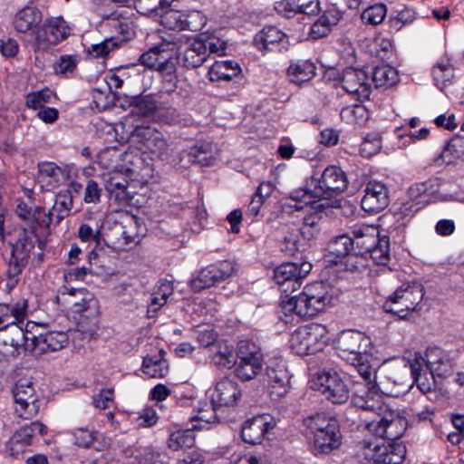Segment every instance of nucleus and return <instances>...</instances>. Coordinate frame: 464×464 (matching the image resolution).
<instances>
[{"instance_id": "39", "label": "nucleus", "mask_w": 464, "mask_h": 464, "mask_svg": "<svg viewBox=\"0 0 464 464\" xmlns=\"http://www.w3.org/2000/svg\"><path fill=\"white\" fill-rule=\"evenodd\" d=\"M105 188L110 198L119 205H127L132 198L130 192L128 191V181L123 178L111 177L106 181Z\"/></svg>"}, {"instance_id": "32", "label": "nucleus", "mask_w": 464, "mask_h": 464, "mask_svg": "<svg viewBox=\"0 0 464 464\" xmlns=\"http://www.w3.org/2000/svg\"><path fill=\"white\" fill-rule=\"evenodd\" d=\"M270 395L274 400L283 397L288 391L289 377L286 370L276 363L266 368Z\"/></svg>"}, {"instance_id": "8", "label": "nucleus", "mask_w": 464, "mask_h": 464, "mask_svg": "<svg viewBox=\"0 0 464 464\" xmlns=\"http://www.w3.org/2000/svg\"><path fill=\"white\" fill-rule=\"evenodd\" d=\"M424 296L423 286L415 282L403 283L383 304L387 313L396 314L401 319L416 310Z\"/></svg>"}, {"instance_id": "44", "label": "nucleus", "mask_w": 464, "mask_h": 464, "mask_svg": "<svg viewBox=\"0 0 464 464\" xmlns=\"http://www.w3.org/2000/svg\"><path fill=\"white\" fill-rule=\"evenodd\" d=\"M372 81L376 87L392 85L398 81V72L389 64H380L374 68Z\"/></svg>"}, {"instance_id": "16", "label": "nucleus", "mask_w": 464, "mask_h": 464, "mask_svg": "<svg viewBox=\"0 0 464 464\" xmlns=\"http://www.w3.org/2000/svg\"><path fill=\"white\" fill-rule=\"evenodd\" d=\"M314 193L318 198H329L343 192L348 186L344 171L336 166L324 169L320 178L314 180Z\"/></svg>"}, {"instance_id": "17", "label": "nucleus", "mask_w": 464, "mask_h": 464, "mask_svg": "<svg viewBox=\"0 0 464 464\" xmlns=\"http://www.w3.org/2000/svg\"><path fill=\"white\" fill-rule=\"evenodd\" d=\"M321 327L316 324L296 329L289 341L291 350L301 356L321 351L324 347V342L321 341Z\"/></svg>"}, {"instance_id": "28", "label": "nucleus", "mask_w": 464, "mask_h": 464, "mask_svg": "<svg viewBox=\"0 0 464 464\" xmlns=\"http://www.w3.org/2000/svg\"><path fill=\"white\" fill-rule=\"evenodd\" d=\"M68 171L53 162L46 161L38 164L37 179L48 190L58 188L68 179Z\"/></svg>"}, {"instance_id": "19", "label": "nucleus", "mask_w": 464, "mask_h": 464, "mask_svg": "<svg viewBox=\"0 0 464 464\" xmlns=\"http://www.w3.org/2000/svg\"><path fill=\"white\" fill-rule=\"evenodd\" d=\"M235 272L234 264L224 260L202 268L190 281L193 291L199 292L211 287L218 282L229 278Z\"/></svg>"}, {"instance_id": "25", "label": "nucleus", "mask_w": 464, "mask_h": 464, "mask_svg": "<svg viewBox=\"0 0 464 464\" xmlns=\"http://www.w3.org/2000/svg\"><path fill=\"white\" fill-rule=\"evenodd\" d=\"M409 368L412 382L418 389L428 393L435 388V375L430 373L429 368L425 367V358L420 353L415 352L408 358Z\"/></svg>"}, {"instance_id": "7", "label": "nucleus", "mask_w": 464, "mask_h": 464, "mask_svg": "<svg viewBox=\"0 0 464 464\" xmlns=\"http://www.w3.org/2000/svg\"><path fill=\"white\" fill-rule=\"evenodd\" d=\"M39 240L35 227L24 228L19 234L17 241L12 245L11 256L5 276L8 277L6 284L8 288H14L18 282V276L27 265L30 253Z\"/></svg>"}, {"instance_id": "35", "label": "nucleus", "mask_w": 464, "mask_h": 464, "mask_svg": "<svg viewBox=\"0 0 464 464\" xmlns=\"http://www.w3.org/2000/svg\"><path fill=\"white\" fill-rule=\"evenodd\" d=\"M241 72L239 64L232 60L217 61L208 70V78L211 82L231 81Z\"/></svg>"}, {"instance_id": "4", "label": "nucleus", "mask_w": 464, "mask_h": 464, "mask_svg": "<svg viewBox=\"0 0 464 464\" xmlns=\"http://www.w3.org/2000/svg\"><path fill=\"white\" fill-rule=\"evenodd\" d=\"M58 303H62L64 309L81 315L79 327L71 335L75 338L77 335H83L91 340L97 332L99 314L98 301L92 295L84 289L64 288L56 296Z\"/></svg>"}, {"instance_id": "21", "label": "nucleus", "mask_w": 464, "mask_h": 464, "mask_svg": "<svg viewBox=\"0 0 464 464\" xmlns=\"http://www.w3.org/2000/svg\"><path fill=\"white\" fill-rule=\"evenodd\" d=\"M135 236L127 224L108 218L103 222L102 244L115 250H124L132 243Z\"/></svg>"}, {"instance_id": "53", "label": "nucleus", "mask_w": 464, "mask_h": 464, "mask_svg": "<svg viewBox=\"0 0 464 464\" xmlns=\"http://www.w3.org/2000/svg\"><path fill=\"white\" fill-rule=\"evenodd\" d=\"M353 246V241L352 237L347 235H342L329 243L328 249L332 256L341 258L348 256Z\"/></svg>"}, {"instance_id": "33", "label": "nucleus", "mask_w": 464, "mask_h": 464, "mask_svg": "<svg viewBox=\"0 0 464 464\" xmlns=\"http://www.w3.org/2000/svg\"><path fill=\"white\" fill-rule=\"evenodd\" d=\"M33 335L31 332H24L23 328L19 325H14L9 328L7 335L4 340V343L10 345L14 348L11 352L13 355H18L19 350L24 349L34 353L35 351L34 342H33Z\"/></svg>"}, {"instance_id": "56", "label": "nucleus", "mask_w": 464, "mask_h": 464, "mask_svg": "<svg viewBox=\"0 0 464 464\" xmlns=\"http://www.w3.org/2000/svg\"><path fill=\"white\" fill-rule=\"evenodd\" d=\"M337 19L334 15H323L316 22L313 24L310 30V34L314 39H318L326 36L335 25Z\"/></svg>"}, {"instance_id": "11", "label": "nucleus", "mask_w": 464, "mask_h": 464, "mask_svg": "<svg viewBox=\"0 0 464 464\" xmlns=\"http://www.w3.org/2000/svg\"><path fill=\"white\" fill-rule=\"evenodd\" d=\"M130 138H136L142 142L146 150L152 155L161 160H167L170 158L171 145L168 142L164 135L150 127L140 126L130 130L126 136H122L123 141Z\"/></svg>"}, {"instance_id": "45", "label": "nucleus", "mask_w": 464, "mask_h": 464, "mask_svg": "<svg viewBox=\"0 0 464 464\" xmlns=\"http://www.w3.org/2000/svg\"><path fill=\"white\" fill-rule=\"evenodd\" d=\"M367 256L377 265L386 266L390 261V238L382 235L375 246L367 253Z\"/></svg>"}, {"instance_id": "36", "label": "nucleus", "mask_w": 464, "mask_h": 464, "mask_svg": "<svg viewBox=\"0 0 464 464\" xmlns=\"http://www.w3.org/2000/svg\"><path fill=\"white\" fill-rule=\"evenodd\" d=\"M425 367L435 376L445 377L451 369V362L440 349L428 350Z\"/></svg>"}, {"instance_id": "29", "label": "nucleus", "mask_w": 464, "mask_h": 464, "mask_svg": "<svg viewBox=\"0 0 464 464\" xmlns=\"http://www.w3.org/2000/svg\"><path fill=\"white\" fill-rule=\"evenodd\" d=\"M255 44L262 52L281 51L287 44L286 35L274 26L264 28L254 39Z\"/></svg>"}, {"instance_id": "64", "label": "nucleus", "mask_w": 464, "mask_h": 464, "mask_svg": "<svg viewBox=\"0 0 464 464\" xmlns=\"http://www.w3.org/2000/svg\"><path fill=\"white\" fill-rule=\"evenodd\" d=\"M314 198L316 197L314 193V190L308 191L303 188L295 190L290 194V198L295 202L293 207L296 210L303 209L304 206H308L314 203Z\"/></svg>"}, {"instance_id": "62", "label": "nucleus", "mask_w": 464, "mask_h": 464, "mask_svg": "<svg viewBox=\"0 0 464 464\" xmlns=\"http://www.w3.org/2000/svg\"><path fill=\"white\" fill-rule=\"evenodd\" d=\"M206 24V17L202 13L194 11L189 14H184L183 30L197 32L201 30Z\"/></svg>"}, {"instance_id": "55", "label": "nucleus", "mask_w": 464, "mask_h": 464, "mask_svg": "<svg viewBox=\"0 0 464 464\" xmlns=\"http://www.w3.org/2000/svg\"><path fill=\"white\" fill-rule=\"evenodd\" d=\"M387 14L384 4H375L363 10L361 18L366 24L377 25L381 24Z\"/></svg>"}, {"instance_id": "1", "label": "nucleus", "mask_w": 464, "mask_h": 464, "mask_svg": "<svg viewBox=\"0 0 464 464\" xmlns=\"http://www.w3.org/2000/svg\"><path fill=\"white\" fill-rule=\"evenodd\" d=\"M364 395L354 394L352 402L355 407L370 411L377 415V418L366 424V429L381 440L394 441L400 439L407 426V420L399 411L391 409L383 403L380 397L368 398L369 392Z\"/></svg>"}, {"instance_id": "42", "label": "nucleus", "mask_w": 464, "mask_h": 464, "mask_svg": "<svg viewBox=\"0 0 464 464\" xmlns=\"http://www.w3.org/2000/svg\"><path fill=\"white\" fill-rule=\"evenodd\" d=\"M304 423L310 430L312 435L320 433V431L329 430L339 427L338 421L334 418L327 417L324 414H316L304 419Z\"/></svg>"}, {"instance_id": "12", "label": "nucleus", "mask_w": 464, "mask_h": 464, "mask_svg": "<svg viewBox=\"0 0 464 464\" xmlns=\"http://www.w3.org/2000/svg\"><path fill=\"white\" fill-rule=\"evenodd\" d=\"M337 347L343 360L354 362L367 356L372 350V341L360 331L347 330L341 333Z\"/></svg>"}, {"instance_id": "26", "label": "nucleus", "mask_w": 464, "mask_h": 464, "mask_svg": "<svg viewBox=\"0 0 464 464\" xmlns=\"http://www.w3.org/2000/svg\"><path fill=\"white\" fill-rule=\"evenodd\" d=\"M342 85L345 92L357 95L359 99L368 98L371 93L368 73L361 69L344 70Z\"/></svg>"}, {"instance_id": "31", "label": "nucleus", "mask_w": 464, "mask_h": 464, "mask_svg": "<svg viewBox=\"0 0 464 464\" xmlns=\"http://www.w3.org/2000/svg\"><path fill=\"white\" fill-rule=\"evenodd\" d=\"M42 21V13L34 6L27 5L19 10L13 20L14 29L19 33L35 32L39 29Z\"/></svg>"}, {"instance_id": "3", "label": "nucleus", "mask_w": 464, "mask_h": 464, "mask_svg": "<svg viewBox=\"0 0 464 464\" xmlns=\"http://www.w3.org/2000/svg\"><path fill=\"white\" fill-rule=\"evenodd\" d=\"M331 287L323 282H314L306 285L298 295H285L281 301L280 318L285 323L293 322L296 315L300 318L312 317L323 311L332 302Z\"/></svg>"}, {"instance_id": "20", "label": "nucleus", "mask_w": 464, "mask_h": 464, "mask_svg": "<svg viewBox=\"0 0 464 464\" xmlns=\"http://www.w3.org/2000/svg\"><path fill=\"white\" fill-rule=\"evenodd\" d=\"M83 218L84 221L80 225L77 236L82 242H95V247L88 256L89 263L91 266L94 265L98 267H103L105 264L101 255V252L102 251L103 223L100 224L99 221L94 220L86 215Z\"/></svg>"}, {"instance_id": "61", "label": "nucleus", "mask_w": 464, "mask_h": 464, "mask_svg": "<svg viewBox=\"0 0 464 464\" xmlns=\"http://www.w3.org/2000/svg\"><path fill=\"white\" fill-rule=\"evenodd\" d=\"M351 365L354 366L361 377L366 382L368 387H372L375 383L377 374L375 370L368 363L367 356L362 359L354 360V362H348Z\"/></svg>"}, {"instance_id": "14", "label": "nucleus", "mask_w": 464, "mask_h": 464, "mask_svg": "<svg viewBox=\"0 0 464 464\" xmlns=\"http://www.w3.org/2000/svg\"><path fill=\"white\" fill-rule=\"evenodd\" d=\"M312 267L310 262L283 263L275 268L274 280L283 292L292 294L300 287L302 280L310 273Z\"/></svg>"}, {"instance_id": "18", "label": "nucleus", "mask_w": 464, "mask_h": 464, "mask_svg": "<svg viewBox=\"0 0 464 464\" xmlns=\"http://www.w3.org/2000/svg\"><path fill=\"white\" fill-rule=\"evenodd\" d=\"M70 34L71 28L63 18H51L36 30L33 44L36 50L46 51L66 39Z\"/></svg>"}, {"instance_id": "52", "label": "nucleus", "mask_w": 464, "mask_h": 464, "mask_svg": "<svg viewBox=\"0 0 464 464\" xmlns=\"http://www.w3.org/2000/svg\"><path fill=\"white\" fill-rule=\"evenodd\" d=\"M132 104L136 111L143 116L152 115L160 110V103L152 94L135 97Z\"/></svg>"}, {"instance_id": "15", "label": "nucleus", "mask_w": 464, "mask_h": 464, "mask_svg": "<svg viewBox=\"0 0 464 464\" xmlns=\"http://www.w3.org/2000/svg\"><path fill=\"white\" fill-rule=\"evenodd\" d=\"M13 396L15 404V412L20 418L29 420L39 411L38 395L32 381L20 379L14 384Z\"/></svg>"}, {"instance_id": "38", "label": "nucleus", "mask_w": 464, "mask_h": 464, "mask_svg": "<svg viewBox=\"0 0 464 464\" xmlns=\"http://www.w3.org/2000/svg\"><path fill=\"white\" fill-rule=\"evenodd\" d=\"M209 357L215 365L222 368H231L236 363L234 347L225 340L213 346Z\"/></svg>"}, {"instance_id": "41", "label": "nucleus", "mask_w": 464, "mask_h": 464, "mask_svg": "<svg viewBox=\"0 0 464 464\" xmlns=\"http://www.w3.org/2000/svg\"><path fill=\"white\" fill-rule=\"evenodd\" d=\"M432 76L435 84L443 90L454 77V69L450 61L446 58L436 63L432 69Z\"/></svg>"}, {"instance_id": "37", "label": "nucleus", "mask_w": 464, "mask_h": 464, "mask_svg": "<svg viewBox=\"0 0 464 464\" xmlns=\"http://www.w3.org/2000/svg\"><path fill=\"white\" fill-rule=\"evenodd\" d=\"M315 64L309 60L291 62L287 68V76L295 84L312 80L315 75Z\"/></svg>"}, {"instance_id": "47", "label": "nucleus", "mask_w": 464, "mask_h": 464, "mask_svg": "<svg viewBox=\"0 0 464 464\" xmlns=\"http://www.w3.org/2000/svg\"><path fill=\"white\" fill-rule=\"evenodd\" d=\"M235 373L242 381L254 379L262 370V362L246 361L245 359L236 360Z\"/></svg>"}, {"instance_id": "43", "label": "nucleus", "mask_w": 464, "mask_h": 464, "mask_svg": "<svg viewBox=\"0 0 464 464\" xmlns=\"http://www.w3.org/2000/svg\"><path fill=\"white\" fill-rule=\"evenodd\" d=\"M72 207V197L69 191L59 193L53 208L50 209L51 216L55 218V224L58 225L68 216Z\"/></svg>"}, {"instance_id": "10", "label": "nucleus", "mask_w": 464, "mask_h": 464, "mask_svg": "<svg viewBox=\"0 0 464 464\" xmlns=\"http://www.w3.org/2000/svg\"><path fill=\"white\" fill-rule=\"evenodd\" d=\"M311 386L333 403H344L349 399L347 386L336 372L323 371L315 373Z\"/></svg>"}, {"instance_id": "5", "label": "nucleus", "mask_w": 464, "mask_h": 464, "mask_svg": "<svg viewBox=\"0 0 464 464\" xmlns=\"http://www.w3.org/2000/svg\"><path fill=\"white\" fill-rule=\"evenodd\" d=\"M409 370L408 360L386 363L380 370L375 383L369 387L367 391L358 394L366 397L367 392H369L368 398H375L379 391L382 394L398 397L411 386Z\"/></svg>"}, {"instance_id": "13", "label": "nucleus", "mask_w": 464, "mask_h": 464, "mask_svg": "<svg viewBox=\"0 0 464 464\" xmlns=\"http://www.w3.org/2000/svg\"><path fill=\"white\" fill-rule=\"evenodd\" d=\"M104 18L102 24L112 28L116 34L104 39L100 44L91 45L88 53L93 58L105 57L125 42L130 34L129 24L120 20L114 13Z\"/></svg>"}, {"instance_id": "34", "label": "nucleus", "mask_w": 464, "mask_h": 464, "mask_svg": "<svg viewBox=\"0 0 464 464\" xmlns=\"http://www.w3.org/2000/svg\"><path fill=\"white\" fill-rule=\"evenodd\" d=\"M353 246L358 249V254L367 257V253L375 246L378 239L382 236L377 227L372 226H362L353 231Z\"/></svg>"}, {"instance_id": "54", "label": "nucleus", "mask_w": 464, "mask_h": 464, "mask_svg": "<svg viewBox=\"0 0 464 464\" xmlns=\"http://www.w3.org/2000/svg\"><path fill=\"white\" fill-rule=\"evenodd\" d=\"M78 63L79 57L77 55H61L54 63L53 69L56 74L70 77L76 70Z\"/></svg>"}, {"instance_id": "49", "label": "nucleus", "mask_w": 464, "mask_h": 464, "mask_svg": "<svg viewBox=\"0 0 464 464\" xmlns=\"http://www.w3.org/2000/svg\"><path fill=\"white\" fill-rule=\"evenodd\" d=\"M195 444V436L189 429L176 430L169 438V448L173 450H179L185 448H191Z\"/></svg>"}, {"instance_id": "40", "label": "nucleus", "mask_w": 464, "mask_h": 464, "mask_svg": "<svg viewBox=\"0 0 464 464\" xmlns=\"http://www.w3.org/2000/svg\"><path fill=\"white\" fill-rule=\"evenodd\" d=\"M314 436V450L320 453H328L337 449L341 444V435L339 427L329 430L320 431Z\"/></svg>"}, {"instance_id": "23", "label": "nucleus", "mask_w": 464, "mask_h": 464, "mask_svg": "<svg viewBox=\"0 0 464 464\" xmlns=\"http://www.w3.org/2000/svg\"><path fill=\"white\" fill-rule=\"evenodd\" d=\"M390 202L389 189L382 182L369 181L364 189L361 204L364 211L378 213L383 210Z\"/></svg>"}, {"instance_id": "50", "label": "nucleus", "mask_w": 464, "mask_h": 464, "mask_svg": "<svg viewBox=\"0 0 464 464\" xmlns=\"http://www.w3.org/2000/svg\"><path fill=\"white\" fill-rule=\"evenodd\" d=\"M183 17L184 13L174 9H168L160 15V24L167 29L170 30V33L183 31ZM164 32L160 33L159 37Z\"/></svg>"}, {"instance_id": "60", "label": "nucleus", "mask_w": 464, "mask_h": 464, "mask_svg": "<svg viewBox=\"0 0 464 464\" xmlns=\"http://www.w3.org/2000/svg\"><path fill=\"white\" fill-rule=\"evenodd\" d=\"M189 161L208 166L211 164L212 156L208 144H197L188 152Z\"/></svg>"}, {"instance_id": "51", "label": "nucleus", "mask_w": 464, "mask_h": 464, "mask_svg": "<svg viewBox=\"0 0 464 464\" xmlns=\"http://www.w3.org/2000/svg\"><path fill=\"white\" fill-rule=\"evenodd\" d=\"M237 357L246 361L263 362L260 347L248 340H242L238 343Z\"/></svg>"}, {"instance_id": "63", "label": "nucleus", "mask_w": 464, "mask_h": 464, "mask_svg": "<svg viewBox=\"0 0 464 464\" xmlns=\"http://www.w3.org/2000/svg\"><path fill=\"white\" fill-rule=\"evenodd\" d=\"M424 184L426 187L424 202H427V205L431 202L444 199V196L440 191V181L439 179H429L424 181Z\"/></svg>"}, {"instance_id": "57", "label": "nucleus", "mask_w": 464, "mask_h": 464, "mask_svg": "<svg viewBox=\"0 0 464 464\" xmlns=\"http://www.w3.org/2000/svg\"><path fill=\"white\" fill-rule=\"evenodd\" d=\"M54 93L48 88L33 92L26 95V106L34 110H40L46 107L45 104L51 102Z\"/></svg>"}, {"instance_id": "59", "label": "nucleus", "mask_w": 464, "mask_h": 464, "mask_svg": "<svg viewBox=\"0 0 464 464\" xmlns=\"http://www.w3.org/2000/svg\"><path fill=\"white\" fill-rule=\"evenodd\" d=\"M459 143V140H452L448 142L439 157L436 159V161L450 164L453 163L457 159L460 158L463 153V150L461 149Z\"/></svg>"}, {"instance_id": "22", "label": "nucleus", "mask_w": 464, "mask_h": 464, "mask_svg": "<svg viewBox=\"0 0 464 464\" xmlns=\"http://www.w3.org/2000/svg\"><path fill=\"white\" fill-rule=\"evenodd\" d=\"M73 331L57 332L51 331L45 334H40L39 335H33V342H34L35 351L34 354L39 355L48 352H54L63 349L67 343L70 338L75 342L77 339L88 340L83 335H77L73 338L71 334Z\"/></svg>"}, {"instance_id": "2", "label": "nucleus", "mask_w": 464, "mask_h": 464, "mask_svg": "<svg viewBox=\"0 0 464 464\" xmlns=\"http://www.w3.org/2000/svg\"><path fill=\"white\" fill-rule=\"evenodd\" d=\"M152 46L165 56L175 58L176 64L179 63L187 69L200 67L208 58L204 40L179 32L163 33L160 41Z\"/></svg>"}, {"instance_id": "27", "label": "nucleus", "mask_w": 464, "mask_h": 464, "mask_svg": "<svg viewBox=\"0 0 464 464\" xmlns=\"http://www.w3.org/2000/svg\"><path fill=\"white\" fill-rule=\"evenodd\" d=\"M241 395L238 384L224 377L217 382L211 401L215 406H234L239 401Z\"/></svg>"}, {"instance_id": "24", "label": "nucleus", "mask_w": 464, "mask_h": 464, "mask_svg": "<svg viewBox=\"0 0 464 464\" xmlns=\"http://www.w3.org/2000/svg\"><path fill=\"white\" fill-rule=\"evenodd\" d=\"M276 422L266 414L255 416L247 420L241 430V437L246 443L255 445L259 444L265 438V435L274 429Z\"/></svg>"}, {"instance_id": "9", "label": "nucleus", "mask_w": 464, "mask_h": 464, "mask_svg": "<svg viewBox=\"0 0 464 464\" xmlns=\"http://www.w3.org/2000/svg\"><path fill=\"white\" fill-rule=\"evenodd\" d=\"M141 64L154 68L163 74L162 89L166 93L173 92L177 88L176 60L165 56L152 45L140 57Z\"/></svg>"}, {"instance_id": "48", "label": "nucleus", "mask_w": 464, "mask_h": 464, "mask_svg": "<svg viewBox=\"0 0 464 464\" xmlns=\"http://www.w3.org/2000/svg\"><path fill=\"white\" fill-rule=\"evenodd\" d=\"M143 372L150 378H163L169 372V366L163 359H154L146 356L142 363Z\"/></svg>"}, {"instance_id": "46", "label": "nucleus", "mask_w": 464, "mask_h": 464, "mask_svg": "<svg viewBox=\"0 0 464 464\" xmlns=\"http://www.w3.org/2000/svg\"><path fill=\"white\" fill-rule=\"evenodd\" d=\"M323 222V215L321 212H313L304 218L303 226L300 228L302 236L311 240L314 238L320 232Z\"/></svg>"}, {"instance_id": "58", "label": "nucleus", "mask_w": 464, "mask_h": 464, "mask_svg": "<svg viewBox=\"0 0 464 464\" xmlns=\"http://www.w3.org/2000/svg\"><path fill=\"white\" fill-rule=\"evenodd\" d=\"M366 111L363 106L351 105L342 109L340 117L347 124H361L365 120Z\"/></svg>"}, {"instance_id": "6", "label": "nucleus", "mask_w": 464, "mask_h": 464, "mask_svg": "<svg viewBox=\"0 0 464 464\" xmlns=\"http://www.w3.org/2000/svg\"><path fill=\"white\" fill-rule=\"evenodd\" d=\"M405 447L394 442L363 440L358 445L357 456L362 464H401Z\"/></svg>"}, {"instance_id": "30", "label": "nucleus", "mask_w": 464, "mask_h": 464, "mask_svg": "<svg viewBox=\"0 0 464 464\" xmlns=\"http://www.w3.org/2000/svg\"><path fill=\"white\" fill-rule=\"evenodd\" d=\"M28 301L24 298L0 309V331L22 324L27 316Z\"/></svg>"}]
</instances>
